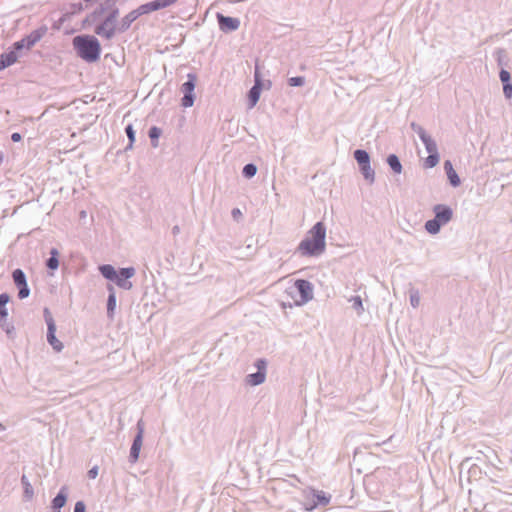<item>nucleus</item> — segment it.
Masks as SVG:
<instances>
[{
	"mask_svg": "<svg viewBox=\"0 0 512 512\" xmlns=\"http://www.w3.org/2000/svg\"><path fill=\"white\" fill-rule=\"evenodd\" d=\"M256 172H257V167L253 163L246 164L242 170L243 176L248 179L254 177Z\"/></svg>",
	"mask_w": 512,
	"mask_h": 512,
	"instance_id": "c756f323",
	"label": "nucleus"
},
{
	"mask_svg": "<svg viewBox=\"0 0 512 512\" xmlns=\"http://www.w3.org/2000/svg\"><path fill=\"white\" fill-rule=\"evenodd\" d=\"M444 170L446 172V175L448 177V180H449L450 184L453 187H458L460 185L461 181H460V178H459L458 174L454 170L451 161L446 160L444 162Z\"/></svg>",
	"mask_w": 512,
	"mask_h": 512,
	"instance_id": "6ab92c4d",
	"label": "nucleus"
},
{
	"mask_svg": "<svg viewBox=\"0 0 512 512\" xmlns=\"http://www.w3.org/2000/svg\"><path fill=\"white\" fill-rule=\"evenodd\" d=\"M119 15L118 7H114L111 9H105L104 14L100 17V19L104 16L103 20L95 27L94 32L102 38L107 40L113 38V36L118 32V24L117 18Z\"/></svg>",
	"mask_w": 512,
	"mask_h": 512,
	"instance_id": "39448f33",
	"label": "nucleus"
},
{
	"mask_svg": "<svg viewBox=\"0 0 512 512\" xmlns=\"http://www.w3.org/2000/svg\"><path fill=\"white\" fill-rule=\"evenodd\" d=\"M21 484L23 486L24 500L31 501L34 497V489L26 475H22Z\"/></svg>",
	"mask_w": 512,
	"mask_h": 512,
	"instance_id": "4be33fe9",
	"label": "nucleus"
},
{
	"mask_svg": "<svg viewBox=\"0 0 512 512\" xmlns=\"http://www.w3.org/2000/svg\"><path fill=\"white\" fill-rule=\"evenodd\" d=\"M68 497V488L66 486L61 487L58 494L53 498L51 507L53 512H60V509L66 504Z\"/></svg>",
	"mask_w": 512,
	"mask_h": 512,
	"instance_id": "f3484780",
	"label": "nucleus"
},
{
	"mask_svg": "<svg viewBox=\"0 0 512 512\" xmlns=\"http://www.w3.org/2000/svg\"><path fill=\"white\" fill-rule=\"evenodd\" d=\"M354 158L359 165V170L364 179L369 184H373L375 181V171L370 165L369 154L365 150L358 149L354 152Z\"/></svg>",
	"mask_w": 512,
	"mask_h": 512,
	"instance_id": "423d86ee",
	"label": "nucleus"
},
{
	"mask_svg": "<svg viewBox=\"0 0 512 512\" xmlns=\"http://www.w3.org/2000/svg\"><path fill=\"white\" fill-rule=\"evenodd\" d=\"M349 302L352 304L353 309L357 311V313L360 315L364 311L362 299L360 296H352L349 299Z\"/></svg>",
	"mask_w": 512,
	"mask_h": 512,
	"instance_id": "c85d7f7f",
	"label": "nucleus"
},
{
	"mask_svg": "<svg viewBox=\"0 0 512 512\" xmlns=\"http://www.w3.org/2000/svg\"><path fill=\"white\" fill-rule=\"evenodd\" d=\"M231 215L234 219L238 220L239 218L242 217V212L239 208H234L231 211Z\"/></svg>",
	"mask_w": 512,
	"mask_h": 512,
	"instance_id": "ea45409f",
	"label": "nucleus"
},
{
	"mask_svg": "<svg viewBox=\"0 0 512 512\" xmlns=\"http://www.w3.org/2000/svg\"><path fill=\"white\" fill-rule=\"evenodd\" d=\"M161 129L156 127V126H152L150 129H149V137L151 139V144L154 148H156L158 146V138L161 136Z\"/></svg>",
	"mask_w": 512,
	"mask_h": 512,
	"instance_id": "bb28decb",
	"label": "nucleus"
},
{
	"mask_svg": "<svg viewBox=\"0 0 512 512\" xmlns=\"http://www.w3.org/2000/svg\"><path fill=\"white\" fill-rule=\"evenodd\" d=\"M172 233H173L174 235L178 234V233H179V227H178V226H174V227L172 228Z\"/></svg>",
	"mask_w": 512,
	"mask_h": 512,
	"instance_id": "79ce46f5",
	"label": "nucleus"
},
{
	"mask_svg": "<svg viewBox=\"0 0 512 512\" xmlns=\"http://www.w3.org/2000/svg\"><path fill=\"white\" fill-rule=\"evenodd\" d=\"M261 83L258 78V74L255 75V84L249 91V104L250 107H254L260 98Z\"/></svg>",
	"mask_w": 512,
	"mask_h": 512,
	"instance_id": "aec40b11",
	"label": "nucleus"
},
{
	"mask_svg": "<svg viewBox=\"0 0 512 512\" xmlns=\"http://www.w3.org/2000/svg\"><path fill=\"white\" fill-rule=\"evenodd\" d=\"M150 13L146 3L140 5L138 8L132 10L125 15L118 23V32L122 33L129 29L131 24L137 20L140 16Z\"/></svg>",
	"mask_w": 512,
	"mask_h": 512,
	"instance_id": "9d476101",
	"label": "nucleus"
},
{
	"mask_svg": "<svg viewBox=\"0 0 512 512\" xmlns=\"http://www.w3.org/2000/svg\"><path fill=\"white\" fill-rule=\"evenodd\" d=\"M47 27L42 26L34 31H32L29 35L22 38L20 41H17L13 44V48L15 50H21L22 48L30 49L33 47L41 38L46 34Z\"/></svg>",
	"mask_w": 512,
	"mask_h": 512,
	"instance_id": "1a4fd4ad",
	"label": "nucleus"
},
{
	"mask_svg": "<svg viewBox=\"0 0 512 512\" xmlns=\"http://www.w3.org/2000/svg\"><path fill=\"white\" fill-rule=\"evenodd\" d=\"M7 317H8V310L6 306L0 304V327L6 332H9V329L7 328Z\"/></svg>",
	"mask_w": 512,
	"mask_h": 512,
	"instance_id": "cd10ccee",
	"label": "nucleus"
},
{
	"mask_svg": "<svg viewBox=\"0 0 512 512\" xmlns=\"http://www.w3.org/2000/svg\"><path fill=\"white\" fill-rule=\"evenodd\" d=\"M387 164L394 173L400 174L402 172V164L395 154H390L387 157Z\"/></svg>",
	"mask_w": 512,
	"mask_h": 512,
	"instance_id": "a878e982",
	"label": "nucleus"
},
{
	"mask_svg": "<svg viewBox=\"0 0 512 512\" xmlns=\"http://www.w3.org/2000/svg\"><path fill=\"white\" fill-rule=\"evenodd\" d=\"M143 434H144V424L142 420H139L137 423V434L133 440L131 449H130V455H129V461L131 463H135L139 458V453L142 447L143 442Z\"/></svg>",
	"mask_w": 512,
	"mask_h": 512,
	"instance_id": "f8f14e48",
	"label": "nucleus"
},
{
	"mask_svg": "<svg viewBox=\"0 0 512 512\" xmlns=\"http://www.w3.org/2000/svg\"><path fill=\"white\" fill-rule=\"evenodd\" d=\"M197 77L193 73H189L187 75V81L181 85V92L183 93V97L181 100V104L183 107L188 108L193 106L195 96L194 89L196 86Z\"/></svg>",
	"mask_w": 512,
	"mask_h": 512,
	"instance_id": "0eeeda50",
	"label": "nucleus"
},
{
	"mask_svg": "<svg viewBox=\"0 0 512 512\" xmlns=\"http://www.w3.org/2000/svg\"><path fill=\"white\" fill-rule=\"evenodd\" d=\"M434 218L426 221L425 230L432 235L439 233L442 226L448 224L453 218V210L446 204L433 206Z\"/></svg>",
	"mask_w": 512,
	"mask_h": 512,
	"instance_id": "20e7f679",
	"label": "nucleus"
},
{
	"mask_svg": "<svg viewBox=\"0 0 512 512\" xmlns=\"http://www.w3.org/2000/svg\"><path fill=\"white\" fill-rule=\"evenodd\" d=\"M294 286L300 294V300L297 301V304H305L313 299V285L310 281L298 279L295 281Z\"/></svg>",
	"mask_w": 512,
	"mask_h": 512,
	"instance_id": "9b49d317",
	"label": "nucleus"
},
{
	"mask_svg": "<svg viewBox=\"0 0 512 512\" xmlns=\"http://www.w3.org/2000/svg\"><path fill=\"white\" fill-rule=\"evenodd\" d=\"M288 83L292 87L303 86L305 84V78L303 76L291 77L289 78Z\"/></svg>",
	"mask_w": 512,
	"mask_h": 512,
	"instance_id": "473e14b6",
	"label": "nucleus"
},
{
	"mask_svg": "<svg viewBox=\"0 0 512 512\" xmlns=\"http://www.w3.org/2000/svg\"><path fill=\"white\" fill-rule=\"evenodd\" d=\"M312 497H313L312 504L306 508L309 511L313 510L318 505L326 506L329 504V502L331 500V496L321 490H312Z\"/></svg>",
	"mask_w": 512,
	"mask_h": 512,
	"instance_id": "dca6fc26",
	"label": "nucleus"
},
{
	"mask_svg": "<svg viewBox=\"0 0 512 512\" xmlns=\"http://www.w3.org/2000/svg\"><path fill=\"white\" fill-rule=\"evenodd\" d=\"M499 78L501 80V82L504 84V83H509L510 80H511V75L510 73L505 70V69H501L500 73H499Z\"/></svg>",
	"mask_w": 512,
	"mask_h": 512,
	"instance_id": "72a5a7b5",
	"label": "nucleus"
},
{
	"mask_svg": "<svg viewBox=\"0 0 512 512\" xmlns=\"http://www.w3.org/2000/svg\"><path fill=\"white\" fill-rule=\"evenodd\" d=\"M4 430H5L4 425H2V424L0 423V432H1V431H4Z\"/></svg>",
	"mask_w": 512,
	"mask_h": 512,
	"instance_id": "37998d69",
	"label": "nucleus"
},
{
	"mask_svg": "<svg viewBox=\"0 0 512 512\" xmlns=\"http://www.w3.org/2000/svg\"><path fill=\"white\" fill-rule=\"evenodd\" d=\"M74 512H86V506L83 501H77L74 506Z\"/></svg>",
	"mask_w": 512,
	"mask_h": 512,
	"instance_id": "c9c22d12",
	"label": "nucleus"
},
{
	"mask_svg": "<svg viewBox=\"0 0 512 512\" xmlns=\"http://www.w3.org/2000/svg\"><path fill=\"white\" fill-rule=\"evenodd\" d=\"M98 475V467L94 466L88 471V477L90 479H95Z\"/></svg>",
	"mask_w": 512,
	"mask_h": 512,
	"instance_id": "58836bf2",
	"label": "nucleus"
},
{
	"mask_svg": "<svg viewBox=\"0 0 512 512\" xmlns=\"http://www.w3.org/2000/svg\"><path fill=\"white\" fill-rule=\"evenodd\" d=\"M10 300V296L7 293L0 294V304L6 306Z\"/></svg>",
	"mask_w": 512,
	"mask_h": 512,
	"instance_id": "4c0bfd02",
	"label": "nucleus"
},
{
	"mask_svg": "<svg viewBox=\"0 0 512 512\" xmlns=\"http://www.w3.org/2000/svg\"><path fill=\"white\" fill-rule=\"evenodd\" d=\"M44 318L47 324V341L52 346V348L56 352H61L63 349V344L60 340L57 339L56 333V325L55 321L47 308L44 309Z\"/></svg>",
	"mask_w": 512,
	"mask_h": 512,
	"instance_id": "6e6552de",
	"label": "nucleus"
},
{
	"mask_svg": "<svg viewBox=\"0 0 512 512\" xmlns=\"http://www.w3.org/2000/svg\"><path fill=\"white\" fill-rule=\"evenodd\" d=\"M18 50L15 48L9 52L2 53L0 55V70L13 65L18 60Z\"/></svg>",
	"mask_w": 512,
	"mask_h": 512,
	"instance_id": "a211bd4d",
	"label": "nucleus"
},
{
	"mask_svg": "<svg viewBox=\"0 0 512 512\" xmlns=\"http://www.w3.org/2000/svg\"><path fill=\"white\" fill-rule=\"evenodd\" d=\"M265 379V371H257L255 373L248 374L245 378V382L250 386H257L262 384L265 381Z\"/></svg>",
	"mask_w": 512,
	"mask_h": 512,
	"instance_id": "412c9836",
	"label": "nucleus"
},
{
	"mask_svg": "<svg viewBox=\"0 0 512 512\" xmlns=\"http://www.w3.org/2000/svg\"><path fill=\"white\" fill-rule=\"evenodd\" d=\"M100 273L105 277L106 279L113 281L117 278V271L112 265L104 264L99 267Z\"/></svg>",
	"mask_w": 512,
	"mask_h": 512,
	"instance_id": "393cba45",
	"label": "nucleus"
},
{
	"mask_svg": "<svg viewBox=\"0 0 512 512\" xmlns=\"http://www.w3.org/2000/svg\"><path fill=\"white\" fill-rule=\"evenodd\" d=\"M77 55L87 62H95L100 58L101 46L98 39L91 35H79L72 40Z\"/></svg>",
	"mask_w": 512,
	"mask_h": 512,
	"instance_id": "f03ea898",
	"label": "nucleus"
},
{
	"mask_svg": "<svg viewBox=\"0 0 512 512\" xmlns=\"http://www.w3.org/2000/svg\"><path fill=\"white\" fill-rule=\"evenodd\" d=\"M255 366L257 367L258 371L266 372V361L264 359H257L255 362Z\"/></svg>",
	"mask_w": 512,
	"mask_h": 512,
	"instance_id": "e433bc0d",
	"label": "nucleus"
},
{
	"mask_svg": "<svg viewBox=\"0 0 512 512\" xmlns=\"http://www.w3.org/2000/svg\"><path fill=\"white\" fill-rule=\"evenodd\" d=\"M107 289L109 291L107 299V313L109 316H112L116 307V295L114 287L111 284L107 286Z\"/></svg>",
	"mask_w": 512,
	"mask_h": 512,
	"instance_id": "5701e85b",
	"label": "nucleus"
},
{
	"mask_svg": "<svg viewBox=\"0 0 512 512\" xmlns=\"http://www.w3.org/2000/svg\"><path fill=\"white\" fill-rule=\"evenodd\" d=\"M326 250V226L323 222L315 223L306 233L296 248L302 257H319Z\"/></svg>",
	"mask_w": 512,
	"mask_h": 512,
	"instance_id": "f257e3e1",
	"label": "nucleus"
},
{
	"mask_svg": "<svg viewBox=\"0 0 512 512\" xmlns=\"http://www.w3.org/2000/svg\"><path fill=\"white\" fill-rule=\"evenodd\" d=\"M503 93H504V96L507 99L512 98V84H511V82L503 84Z\"/></svg>",
	"mask_w": 512,
	"mask_h": 512,
	"instance_id": "f704fd0d",
	"label": "nucleus"
},
{
	"mask_svg": "<svg viewBox=\"0 0 512 512\" xmlns=\"http://www.w3.org/2000/svg\"><path fill=\"white\" fill-rule=\"evenodd\" d=\"M59 252L56 248H52L50 250V257L46 261V266L48 269L54 271L59 267L58 260Z\"/></svg>",
	"mask_w": 512,
	"mask_h": 512,
	"instance_id": "b1692460",
	"label": "nucleus"
},
{
	"mask_svg": "<svg viewBox=\"0 0 512 512\" xmlns=\"http://www.w3.org/2000/svg\"><path fill=\"white\" fill-rule=\"evenodd\" d=\"M21 138H22V137H21V134H20V133H17V132H15V133H13V134L11 135V140H12L13 142H18V141H20V140H21Z\"/></svg>",
	"mask_w": 512,
	"mask_h": 512,
	"instance_id": "a19ab883",
	"label": "nucleus"
},
{
	"mask_svg": "<svg viewBox=\"0 0 512 512\" xmlns=\"http://www.w3.org/2000/svg\"><path fill=\"white\" fill-rule=\"evenodd\" d=\"M410 304L412 307L417 308L420 304V296L417 290L410 291Z\"/></svg>",
	"mask_w": 512,
	"mask_h": 512,
	"instance_id": "2f4dec72",
	"label": "nucleus"
},
{
	"mask_svg": "<svg viewBox=\"0 0 512 512\" xmlns=\"http://www.w3.org/2000/svg\"><path fill=\"white\" fill-rule=\"evenodd\" d=\"M14 284L18 288V297L20 299L27 298L30 294V289L27 285L26 275L21 269H15L12 273Z\"/></svg>",
	"mask_w": 512,
	"mask_h": 512,
	"instance_id": "ddd939ff",
	"label": "nucleus"
},
{
	"mask_svg": "<svg viewBox=\"0 0 512 512\" xmlns=\"http://www.w3.org/2000/svg\"><path fill=\"white\" fill-rule=\"evenodd\" d=\"M411 129L418 135L429 154L425 159L424 166L426 168L435 167L439 163L440 159L436 141L426 132L422 126L416 124L415 122L411 123Z\"/></svg>",
	"mask_w": 512,
	"mask_h": 512,
	"instance_id": "7ed1b4c3",
	"label": "nucleus"
},
{
	"mask_svg": "<svg viewBox=\"0 0 512 512\" xmlns=\"http://www.w3.org/2000/svg\"><path fill=\"white\" fill-rule=\"evenodd\" d=\"M217 20L220 30L225 33L235 31L240 26L238 18L224 16L221 13H217Z\"/></svg>",
	"mask_w": 512,
	"mask_h": 512,
	"instance_id": "2eb2a0df",
	"label": "nucleus"
},
{
	"mask_svg": "<svg viewBox=\"0 0 512 512\" xmlns=\"http://www.w3.org/2000/svg\"><path fill=\"white\" fill-rule=\"evenodd\" d=\"M135 275V269L133 267L121 268L119 272H117V278L113 281L116 282V285L124 290H130L132 288V282L129 281L131 277Z\"/></svg>",
	"mask_w": 512,
	"mask_h": 512,
	"instance_id": "4468645a",
	"label": "nucleus"
},
{
	"mask_svg": "<svg viewBox=\"0 0 512 512\" xmlns=\"http://www.w3.org/2000/svg\"><path fill=\"white\" fill-rule=\"evenodd\" d=\"M125 132L128 137V140H129V144L126 147V149H130V148H132L133 143L135 141V131L133 129V126L131 124L127 125L125 128Z\"/></svg>",
	"mask_w": 512,
	"mask_h": 512,
	"instance_id": "7c9ffc66",
	"label": "nucleus"
}]
</instances>
